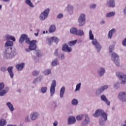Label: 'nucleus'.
Instances as JSON below:
<instances>
[{
  "label": "nucleus",
  "instance_id": "obj_1",
  "mask_svg": "<svg viewBox=\"0 0 126 126\" xmlns=\"http://www.w3.org/2000/svg\"><path fill=\"white\" fill-rule=\"evenodd\" d=\"M93 116L95 118H99L100 117L99 123L100 126H104L105 123L108 120V114L101 109H97L93 114Z\"/></svg>",
  "mask_w": 126,
  "mask_h": 126
},
{
  "label": "nucleus",
  "instance_id": "obj_2",
  "mask_svg": "<svg viewBox=\"0 0 126 126\" xmlns=\"http://www.w3.org/2000/svg\"><path fill=\"white\" fill-rule=\"evenodd\" d=\"M16 56V49L9 47L5 49L4 57L6 59H12Z\"/></svg>",
  "mask_w": 126,
  "mask_h": 126
},
{
  "label": "nucleus",
  "instance_id": "obj_3",
  "mask_svg": "<svg viewBox=\"0 0 126 126\" xmlns=\"http://www.w3.org/2000/svg\"><path fill=\"white\" fill-rule=\"evenodd\" d=\"M70 33L76 36H82L84 35V32L81 30H77L76 28H71L70 30Z\"/></svg>",
  "mask_w": 126,
  "mask_h": 126
},
{
  "label": "nucleus",
  "instance_id": "obj_4",
  "mask_svg": "<svg viewBox=\"0 0 126 126\" xmlns=\"http://www.w3.org/2000/svg\"><path fill=\"white\" fill-rule=\"evenodd\" d=\"M116 76L119 78V80H121V84H126V74L125 73L118 71L116 73Z\"/></svg>",
  "mask_w": 126,
  "mask_h": 126
},
{
  "label": "nucleus",
  "instance_id": "obj_5",
  "mask_svg": "<svg viewBox=\"0 0 126 126\" xmlns=\"http://www.w3.org/2000/svg\"><path fill=\"white\" fill-rule=\"evenodd\" d=\"M86 16L85 14H80L78 19V22L79 23V26L80 27L85 25L86 23Z\"/></svg>",
  "mask_w": 126,
  "mask_h": 126
},
{
  "label": "nucleus",
  "instance_id": "obj_6",
  "mask_svg": "<svg viewBox=\"0 0 126 126\" xmlns=\"http://www.w3.org/2000/svg\"><path fill=\"white\" fill-rule=\"evenodd\" d=\"M4 83H0V96H4L8 92L9 88L8 87H6L4 88ZM3 89V90H2Z\"/></svg>",
  "mask_w": 126,
  "mask_h": 126
},
{
  "label": "nucleus",
  "instance_id": "obj_7",
  "mask_svg": "<svg viewBox=\"0 0 126 126\" xmlns=\"http://www.w3.org/2000/svg\"><path fill=\"white\" fill-rule=\"evenodd\" d=\"M49 13H50V9L47 8L45 9L43 12H42L40 16H39V19L41 21H43L45 20V19H46L49 16Z\"/></svg>",
  "mask_w": 126,
  "mask_h": 126
},
{
  "label": "nucleus",
  "instance_id": "obj_8",
  "mask_svg": "<svg viewBox=\"0 0 126 126\" xmlns=\"http://www.w3.org/2000/svg\"><path fill=\"white\" fill-rule=\"evenodd\" d=\"M111 59L116 64V66H120V59H119V55L117 54L113 53L112 54Z\"/></svg>",
  "mask_w": 126,
  "mask_h": 126
},
{
  "label": "nucleus",
  "instance_id": "obj_9",
  "mask_svg": "<svg viewBox=\"0 0 126 126\" xmlns=\"http://www.w3.org/2000/svg\"><path fill=\"white\" fill-rule=\"evenodd\" d=\"M56 87H57V82L55 80H54L51 83L50 89V96L51 97L54 96V94H55L56 92Z\"/></svg>",
  "mask_w": 126,
  "mask_h": 126
},
{
  "label": "nucleus",
  "instance_id": "obj_10",
  "mask_svg": "<svg viewBox=\"0 0 126 126\" xmlns=\"http://www.w3.org/2000/svg\"><path fill=\"white\" fill-rule=\"evenodd\" d=\"M92 43L93 45H94V48L96 50L97 53H100L102 49V46H101V44L98 42L97 39H94V41H92Z\"/></svg>",
  "mask_w": 126,
  "mask_h": 126
},
{
  "label": "nucleus",
  "instance_id": "obj_11",
  "mask_svg": "<svg viewBox=\"0 0 126 126\" xmlns=\"http://www.w3.org/2000/svg\"><path fill=\"white\" fill-rule=\"evenodd\" d=\"M30 117L31 121H36L40 118V113L37 111H33L31 113Z\"/></svg>",
  "mask_w": 126,
  "mask_h": 126
},
{
  "label": "nucleus",
  "instance_id": "obj_12",
  "mask_svg": "<svg viewBox=\"0 0 126 126\" xmlns=\"http://www.w3.org/2000/svg\"><path fill=\"white\" fill-rule=\"evenodd\" d=\"M118 98L121 102L126 103V93L122 92L118 94Z\"/></svg>",
  "mask_w": 126,
  "mask_h": 126
},
{
  "label": "nucleus",
  "instance_id": "obj_13",
  "mask_svg": "<svg viewBox=\"0 0 126 126\" xmlns=\"http://www.w3.org/2000/svg\"><path fill=\"white\" fill-rule=\"evenodd\" d=\"M37 43V40H33L31 41V43L30 44V46L29 47V50L31 51H34V50H36L37 48V45H36V43Z\"/></svg>",
  "mask_w": 126,
  "mask_h": 126
},
{
  "label": "nucleus",
  "instance_id": "obj_14",
  "mask_svg": "<svg viewBox=\"0 0 126 126\" xmlns=\"http://www.w3.org/2000/svg\"><path fill=\"white\" fill-rule=\"evenodd\" d=\"M62 51H63V52H66V53H70L72 51V48L68 47V45L66 43H65L63 45Z\"/></svg>",
  "mask_w": 126,
  "mask_h": 126
},
{
  "label": "nucleus",
  "instance_id": "obj_15",
  "mask_svg": "<svg viewBox=\"0 0 126 126\" xmlns=\"http://www.w3.org/2000/svg\"><path fill=\"white\" fill-rule=\"evenodd\" d=\"M108 86L105 85L99 88L96 91V93L97 95H99V94H101V93H103L104 90H106V89H108Z\"/></svg>",
  "mask_w": 126,
  "mask_h": 126
},
{
  "label": "nucleus",
  "instance_id": "obj_16",
  "mask_svg": "<svg viewBox=\"0 0 126 126\" xmlns=\"http://www.w3.org/2000/svg\"><path fill=\"white\" fill-rule=\"evenodd\" d=\"M66 10L70 15L73 14V6L71 4H68L66 7Z\"/></svg>",
  "mask_w": 126,
  "mask_h": 126
},
{
  "label": "nucleus",
  "instance_id": "obj_17",
  "mask_svg": "<svg viewBox=\"0 0 126 126\" xmlns=\"http://www.w3.org/2000/svg\"><path fill=\"white\" fill-rule=\"evenodd\" d=\"M85 118L84 121L81 123L82 126H87L89 123H90V118H89V117H88V115H84Z\"/></svg>",
  "mask_w": 126,
  "mask_h": 126
},
{
  "label": "nucleus",
  "instance_id": "obj_18",
  "mask_svg": "<svg viewBox=\"0 0 126 126\" xmlns=\"http://www.w3.org/2000/svg\"><path fill=\"white\" fill-rule=\"evenodd\" d=\"M75 122H76L75 117L73 116H70L68 117V125H73V124H75Z\"/></svg>",
  "mask_w": 126,
  "mask_h": 126
},
{
  "label": "nucleus",
  "instance_id": "obj_19",
  "mask_svg": "<svg viewBox=\"0 0 126 126\" xmlns=\"http://www.w3.org/2000/svg\"><path fill=\"white\" fill-rule=\"evenodd\" d=\"M100 98L101 101L105 102V103L107 104V106H110L111 102H110V101L108 100V98H107V97H106L105 95H101Z\"/></svg>",
  "mask_w": 126,
  "mask_h": 126
},
{
  "label": "nucleus",
  "instance_id": "obj_20",
  "mask_svg": "<svg viewBox=\"0 0 126 126\" xmlns=\"http://www.w3.org/2000/svg\"><path fill=\"white\" fill-rule=\"evenodd\" d=\"M6 106L8 107L9 111H10L11 113L14 111L15 109L14 107H13V104H12V103H11L10 101L6 103Z\"/></svg>",
  "mask_w": 126,
  "mask_h": 126
},
{
  "label": "nucleus",
  "instance_id": "obj_21",
  "mask_svg": "<svg viewBox=\"0 0 126 126\" xmlns=\"http://www.w3.org/2000/svg\"><path fill=\"white\" fill-rule=\"evenodd\" d=\"M106 5L109 7H115V0H108L107 2Z\"/></svg>",
  "mask_w": 126,
  "mask_h": 126
},
{
  "label": "nucleus",
  "instance_id": "obj_22",
  "mask_svg": "<svg viewBox=\"0 0 126 126\" xmlns=\"http://www.w3.org/2000/svg\"><path fill=\"white\" fill-rule=\"evenodd\" d=\"M13 46V42L10 41V40H7L4 45V48H11Z\"/></svg>",
  "mask_w": 126,
  "mask_h": 126
},
{
  "label": "nucleus",
  "instance_id": "obj_23",
  "mask_svg": "<svg viewBox=\"0 0 126 126\" xmlns=\"http://www.w3.org/2000/svg\"><path fill=\"white\" fill-rule=\"evenodd\" d=\"M13 69V67L10 66L7 68V71L9 73L11 78H13V76H14V74H13V72L12 71Z\"/></svg>",
  "mask_w": 126,
  "mask_h": 126
},
{
  "label": "nucleus",
  "instance_id": "obj_24",
  "mask_svg": "<svg viewBox=\"0 0 126 126\" xmlns=\"http://www.w3.org/2000/svg\"><path fill=\"white\" fill-rule=\"evenodd\" d=\"M116 33V29H112L110 30L108 34V39H112V37L113 36V34H115Z\"/></svg>",
  "mask_w": 126,
  "mask_h": 126
},
{
  "label": "nucleus",
  "instance_id": "obj_25",
  "mask_svg": "<svg viewBox=\"0 0 126 126\" xmlns=\"http://www.w3.org/2000/svg\"><path fill=\"white\" fill-rule=\"evenodd\" d=\"M24 63H22L16 65V67L19 71L22 70L24 68Z\"/></svg>",
  "mask_w": 126,
  "mask_h": 126
},
{
  "label": "nucleus",
  "instance_id": "obj_26",
  "mask_svg": "<svg viewBox=\"0 0 126 126\" xmlns=\"http://www.w3.org/2000/svg\"><path fill=\"white\" fill-rule=\"evenodd\" d=\"M64 92H65V87H62L60 90V98H63V95H64Z\"/></svg>",
  "mask_w": 126,
  "mask_h": 126
},
{
  "label": "nucleus",
  "instance_id": "obj_27",
  "mask_svg": "<svg viewBox=\"0 0 126 126\" xmlns=\"http://www.w3.org/2000/svg\"><path fill=\"white\" fill-rule=\"evenodd\" d=\"M26 38V34H22L19 40V42L20 43V44H22L23 42L25 41Z\"/></svg>",
  "mask_w": 126,
  "mask_h": 126
},
{
  "label": "nucleus",
  "instance_id": "obj_28",
  "mask_svg": "<svg viewBox=\"0 0 126 126\" xmlns=\"http://www.w3.org/2000/svg\"><path fill=\"white\" fill-rule=\"evenodd\" d=\"M106 72V70H105V68H100L98 70V73L100 77H102L103 75H104V74Z\"/></svg>",
  "mask_w": 126,
  "mask_h": 126
},
{
  "label": "nucleus",
  "instance_id": "obj_29",
  "mask_svg": "<svg viewBox=\"0 0 126 126\" xmlns=\"http://www.w3.org/2000/svg\"><path fill=\"white\" fill-rule=\"evenodd\" d=\"M50 33H54V32H56V25H52L50 26L49 30Z\"/></svg>",
  "mask_w": 126,
  "mask_h": 126
},
{
  "label": "nucleus",
  "instance_id": "obj_30",
  "mask_svg": "<svg viewBox=\"0 0 126 126\" xmlns=\"http://www.w3.org/2000/svg\"><path fill=\"white\" fill-rule=\"evenodd\" d=\"M59 64L60 63H59V60H58V59H55L51 63L52 66H56L57 65H59Z\"/></svg>",
  "mask_w": 126,
  "mask_h": 126
},
{
  "label": "nucleus",
  "instance_id": "obj_31",
  "mask_svg": "<svg viewBox=\"0 0 126 126\" xmlns=\"http://www.w3.org/2000/svg\"><path fill=\"white\" fill-rule=\"evenodd\" d=\"M116 15V12L112 11L111 12L108 13L106 14V17H113V16H115Z\"/></svg>",
  "mask_w": 126,
  "mask_h": 126
},
{
  "label": "nucleus",
  "instance_id": "obj_32",
  "mask_svg": "<svg viewBox=\"0 0 126 126\" xmlns=\"http://www.w3.org/2000/svg\"><path fill=\"white\" fill-rule=\"evenodd\" d=\"M25 2L26 4L30 6V7H34V5H33V3L31 2V0H26Z\"/></svg>",
  "mask_w": 126,
  "mask_h": 126
},
{
  "label": "nucleus",
  "instance_id": "obj_33",
  "mask_svg": "<svg viewBox=\"0 0 126 126\" xmlns=\"http://www.w3.org/2000/svg\"><path fill=\"white\" fill-rule=\"evenodd\" d=\"M89 38L90 40H92L93 41L96 40V39H94V35L92 33V31L91 30L89 31Z\"/></svg>",
  "mask_w": 126,
  "mask_h": 126
},
{
  "label": "nucleus",
  "instance_id": "obj_34",
  "mask_svg": "<svg viewBox=\"0 0 126 126\" xmlns=\"http://www.w3.org/2000/svg\"><path fill=\"white\" fill-rule=\"evenodd\" d=\"M6 120L3 119H0V126H4L5 125H6Z\"/></svg>",
  "mask_w": 126,
  "mask_h": 126
},
{
  "label": "nucleus",
  "instance_id": "obj_35",
  "mask_svg": "<svg viewBox=\"0 0 126 126\" xmlns=\"http://www.w3.org/2000/svg\"><path fill=\"white\" fill-rule=\"evenodd\" d=\"M76 43H77V39L69 42L68 44L70 47H72V46H74Z\"/></svg>",
  "mask_w": 126,
  "mask_h": 126
},
{
  "label": "nucleus",
  "instance_id": "obj_36",
  "mask_svg": "<svg viewBox=\"0 0 126 126\" xmlns=\"http://www.w3.org/2000/svg\"><path fill=\"white\" fill-rule=\"evenodd\" d=\"M25 43L28 44V45H30L31 41H30V38L28 37V35L26 34V38L25 39Z\"/></svg>",
  "mask_w": 126,
  "mask_h": 126
},
{
  "label": "nucleus",
  "instance_id": "obj_37",
  "mask_svg": "<svg viewBox=\"0 0 126 126\" xmlns=\"http://www.w3.org/2000/svg\"><path fill=\"white\" fill-rule=\"evenodd\" d=\"M30 116L28 115H27L25 118V123H30Z\"/></svg>",
  "mask_w": 126,
  "mask_h": 126
},
{
  "label": "nucleus",
  "instance_id": "obj_38",
  "mask_svg": "<svg viewBox=\"0 0 126 126\" xmlns=\"http://www.w3.org/2000/svg\"><path fill=\"white\" fill-rule=\"evenodd\" d=\"M48 91V88L46 87H42L40 92L41 93L45 94Z\"/></svg>",
  "mask_w": 126,
  "mask_h": 126
},
{
  "label": "nucleus",
  "instance_id": "obj_39",
  "mask_svg": "<svg viewBox=\"0 0 126 126\" xmlns=\"http://www.w3.org/2000/svg\"><path fill=\"white\" fill-rule=\"evenodd\" d=\"M72 105H78V100L77 99L74 98L71 101Z\"/></svg>",
  "mask_w": 126,
  "mask_h": 126
},
{
  "label": "nucleus",
  "instance_id": "obj_40",
  "mask_svg": "<svg viewBox=\"0 0 126 126\" xmlns=\"http://www.w3.org/2000/svg\"><path fill=\"white\" fill-rule=\"evenodd\" d=\"M47 43L48 45L51 46L52 45V43H53V39H52V38H48L47 39Z\"/></svg>",
  "mask_w": 126,
  "mask_h": 126
},
{
  "label": "nucleus",
  "instance_id": "obj_41",
  "mask_svg": "<svg viewBox=\"0 0 126 126\" xmlns=\"http://www.w3.org/2000/svg\"><path fill=\"white\" fill-rule=\"evenodd\" d=\"M52 40L53 42H54V41L55 42V43L56 44H58V43H59V38L57 37H55V36L52 37Z\"/></svg>",
  "mask_w": 126,
  "mask_h": 126
},
{
  "label": "nucleus",
  "instance_id": "obj_42",
  "mask_svg": "<svg viewBox=\"0 0 126 126\" xmlns=\"http://www.w3.org/2000/svg\"><path fill=\"white\" fill-rule=\"evenodd\" d=\"M52 72V70L48 69H46L44 71V74L45 75H49V74H50V73Z\"/></svg>",
  "mask_w": 126,
  "mask_h": 126
},
{
  "label": "nucleus",
  "instance_id": "obj_43",
  "mask_svg": "<svg viewBox=\"0 0 126 126\" xmlns=\"http://www.w3.org/2000/svg\"><path fill=\"white\" fill-rule=\"evenodd\" d=\"M81 86V83H79L76 86L75 91H78L80 89V87Z\"/></svg>",
  "mask_w": 126,
  "mask_h": 126
},
{
  "label": "nucleus",
  "instance_id": "obj_44",
  "mask_svg": "<svg viewBox=\"0 0 126 126\" xmlns=\"http://www.w3.org/2000/svg\"><path fill=\"white\" fill-rule=\"evenodd\" d=\"M39 73H40V71L34 70L32 72V75H33V76H37V75H38Z\"/></svg>",
  "mask_w": 126,
  "mask_h": 126
},
{
  "label": "nucleus",
  "instance_id": "obj_45",
  "mask_svg": "<svg viewBox=\"0 0 126 126\" xmlns=\"http://www.w3.org/2000/svg\"><path fill=\"white\" fill-rule=\"evenodd\" d=\"M82 119H83V115H78L76 117L77 121H81V120H82Z\"/></svg>",
  "mask_w": 126,
  "mask_h": 126
},
{
  "label": "nucleus",
  "instance_id": "obj_46",
  "mask_svg": "<svg viewBox=\"0 0 126 126\" xmlns=\"http://www.w3.org/2000/svg\"><path fill=\"white\" fill-rule=\"evenodd\" d=\"M115 47L114 46V45H110L109 47V50L110 53H112L113 51H114V49Z\"/></svg>",
  "mask_w": 126,
  "mask_h": 126
},
{
  "label": "nucleus",
  "instance_id": "obj_47",
  "mask_svg": "<svg viewBox=\"0 0 126 126\" xmlns=\"http://www.w3.org/2000/svg\"><path fill=\"white\" fill-rule=\"evenodd\" d=\"M90 8L91 9H95V8H96V4H91L90 5Z\"/></svg>",
  "mask_w": 126,
  "mask_h": 126
},
{
  "label": "nucleus",
  "instance_id": "obj_48",
  "mask_svg": "<svg viewBox=\"0 0 126 126\" xmlns=\"http://www.w3.org/2000/svg\"><path fill=\"white\" fill-rule=\"evenodd\" d=\"M0 70L1 71H2V72H4L6 71V70H7V69H6V67H5L4 66H2L0 68Z\"/></svg>",
  "mask_w": 126,
  "mask_h": 126
},
{
  "label": "nucleus",
  "instance_id": "obj_49",
  "mask_svg": "<svg viewBox=\"0 0 126 126\" xmlns=\"http://www.w3.org/2000/svg\"><path fill=\"white\" fill-rule=\"evenodd\" d=\"M35 53H36V56H37V57H41V51H40L36 50Z\"/></svg>",
  "mask_w": 126,
  "mask_h": 126
},
{
  "label": "nucleus",
  "instance_id": "obj_50",
  "mask_svg": "<svg viewBox=\"0 0 126 126\" xmlns=\"http://www.w3.org/2000/svg\"><path fill=\"white\" fill-rule=\"evenodd\" d=\"M39 81H41V79H39V78H36L33 80V83L36 84V83H38Z\"/></svg>",
  "mask_w": 126,
  "mask_h": 126
},
{
  "label": "nucleus",
  "instance_id": "obj_51",
  "mask_svg": "<svg viewBox=\"0 0 126 126\" xmlns=\"http://www.w3.org/2000/svg\"><path fill=\"white\" fill-rule=\"evenodd\" d=\"M58 58H60L61 60H64V58H65L64 54H61L59 55Z\"/></svg>",
  "mask_w": 126,
  "mask_h": 126
},
{
  "label": "nucleus",
  "instance_id": "obj_52",
  "mask_svg": "<svg viewBox=\"0 0 126 126\" xmlns=\"http://www.w3.org/2000/svg\"><path fill=\"white\" fill-rule=\"evenodd\" d=\"M59 49H57L55 50L54 52V56H56V57H59Z\"/></svg>",
  "mask_w": 126,
  "mask_h": 126
},
{
  "label": "nucleus",
  "instance_id": "obj_53",
  "mask_svg": "<svg viewBox=\"0 0 126 126\" xmlns=\"http://www.w3.org/2000/svg\"><path fill=\"white\" fill-rule=\"evenodd\" d=\"M114 87L115 88H116L117 89H118V88L120 87V83L117 82L115 84H114Z\"/></svg>",
  "mask_w": 126,
  "mask_h": 126
},
{
  "label": "nucleus",
  "instance_id": "obj_54",
  "mask_svg": "<svg viewBox=\"0 0 126 126\" xmlns=\"http://www.w3.org/2000/svg\"><path fill=\"white\" fill-rule=\"evenodd\" d=\"M11 35H8V34H7L6 36H5V38L7 39V40H10V39H11Z\"/></svg>",
  "mask_w": 126,
  "mask_h": 126
},
{
  "label": "nucleus",
  "instance_id": "obj_55",
  "mask_svg": "<svg viewBox=\"0 0 126 126\" xmlns=\"http://www.w3.org/2000/svg\"><path fill=\"white\" fill-rule=\"evenodd\" d=\"M63 14H59L58 16H57V18H63Z\"/></svg>",
  "mask_w": 126,
  "mask_h": 126
},
{
  "label": "nucleus",
  "instance_id": "obj_56",
  "mask_svg": "<svg viewBox=\"0 0 126 126\" xmlns=\"http://www.w3.org/2000/svg\"><path fill=\"white\" fill-rule=\"evenodd\" d=\"M58 121H55L53 123V126H58Z\"/></svg>",
  "mask_w": 126,
  "mask_h": 126
},
{
  "label": "nucleus",
  "instance_id": "obj_57",
  "mask_svg": "<svg viewBox=\"0 0 126 126\" xmlns=\"http://www.w3.org/2000/svg\"><path fill=\"white\" fill-rule=\"evenodd\" d=\"M10 40H12V41H13V42H15V40H16L15 37H14V36H12L11 37Z\"/></svg>",
  "mask_w": 126,
  "mask_h": 126
},
{
  "label": "nucleus",
  "instance_id": "obj_58",
  "mask_svg": "<svg viewBox=\"0 0 126 126\" xmlns=\"http://www.w3.org/2000/svg\"><path fill=\"white\" fill-rule=\"evenodd\" d=\"M53 103L55 105V108H57L58 107V105H57V101H54Z\"/></svg>",
  "mask_w": 126,
  "mask_h": 126
},
{
  "label": "nucleus",
  "instance_id": "obj_59",
  "mask_svg": "<svg viewBox=\"0 0 126 126\" xmlns=\"http://www.w3.org/2000/svg\"><path fill=\"white\" fill-rule=\"evenodd\" d=\"M123 12H124V14H126V6L124 8V9L123 10Z\"/></svg>",
  "mask_w": 126,
  "mask_h": 126
},
{
  "label": "nucleus",
  "instance_id": "obj_60",
  "mask_svg": "<svg viewBox=\"0 0 126 126\" xmlns=\"http://www.w3.org/2000/svg\"><path fill=\"white\" fill-rule=\"evenodd\" d=\"M30 49H29H29L28 48L26 49V51L30 52Z\"/></svg>",
  "mask_w": 126,
  "mask_h": 126
},
{
  "label": "nucleus",
  "instance_id": "obj_61",
  "mask_svg": "<svg viewBox=\"0 0 126 126\" xmlns=\"http://www.w3.org/2000/svg\"><path fill=\"white\" fill-rule=\"evenodd\" d=\"M100 23H101V24H104L105 21H102Z\"/></svg>",
  "mask_w": 126,
  "mask_h": 126
},
{
  "label": "nucleus",
  "instance_id": "obj_62",
  "mask_svg": "<svg viewBox=\"0 0 126 126\" xmlns=\"http://www.w3.org/2000/svg\"><path fill=\"white\" fill-rule=\"evenodd\" d=\"M34 35H35V36H38L39 35V33L38 32H37L36 33H35Z\"/></svg>",
  "mask_w": 126,
  "mask_h": 126
},
{
  "label": "nucleus",
  "instance_id": "obj_63",
  "mask_svg": "<svg viewBox=\"0 0 126 126\" xmlns=\"http://www.w3.org/2000/svg\"><path fill=\"white\" fill-rule=\"evenodd\" d=\"M7 126H16V125H8Z\"/></svg>",
  "mask_w": 126,
  "mask_h": 126
},
{
  "label": "nucleus",
  "instance_id": "obj_64",
  "mask_svg": "<svg viewBox=\"0 0 126 126\" xmlns=\"http://www.w3.org/2000/svg\"><path fill=\"white\" fill-rule=\"evenodd\" d=\"M19 126H23V124H20V125H19Z\"/></svg>",
  "mask_w": 126,
  "mask_h": 126
}]
</instances>
